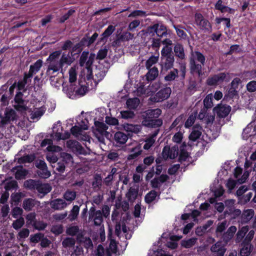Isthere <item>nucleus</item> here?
I'll return each instance as SVG.
<instances>
[{"mask_svg": "<svg viewBox=\"0 0 256 256\" xmlns=\"http://www.w3.org/2000/svg\"><path fill=\"white\" fill-rule=\"evenodd\" d=\"M242 248L240 250V254L241 256H248L250 254L253 246L250 242H242Z\"/></svg>", "mask_w": 256, "mask_h": 256, "instance_id": "32", "label": "nucleus"}, {"mask_svg": "<svg viewBox=\"0 0 256 256\" xmlns=\"http://www.w3.org/2000/svg\"><path fill=\"white\" fill-rule=\"evenodd\" d=\"M35 158L36 157L34 154L25 155L18 159V162L19 164L32 162L34 160Z\"/></svg>", "mask_w": 256, "mask_h": 256, "instance_id": "49", "label": "nucleus"}, {"mask_svg": "<svg viewBox=\"0 0 256 256\" xmlns=\"http://www.w3.org/2000/svg\"><path fill=\"white\" fill-rule=\"evenodd\" d=\"M112 220L115 224L114 226V232L115 234L118 236L120 238V234L122 232L124 234L125 238L128 239L130 238V236H128L127 232L128 230L127 228L124 224V223L122 222H121V218L120 216V214L116 210H114L112 212Z\"/></svg>", "mask_w": 256, "mask_h": 256, "instance_id": "4", "label": "nucleus"}, {"mask_svg": "<svg viewBox=\"0 0 256 256\" xmlns=\"http://www.w3.org/2000/svg\"><path fill=\"white\" fill-rule=\"evenodd\" d=\"M172 90L170 87H166L160 90L153 97L150 98L151 101L160 102L168 99L171 94Z\"/></svg>", "mask_w": 256, "mask_h": 256, "instance_id": "10", "label": "nucleus"}, {"mask_svg": "<svg viewBox=\"0 0 256 256\" xmlns=\"http://www.w3.org/2000/svg\"><path fill=\"white\" fill-rule=\"evenodd\" d=\"M66 145L68 148L77 154L86 155L90 154L89 149L85 150L81 144L76 140H69L67 142Z\"/></svg>", "mask_w": 256, "mask_h": 256, "instance_id": "8", "label": "nucleus"}, {"mask_svg": "<svg viewBox=\"0 0 256 256\" xmlns=\"http://www.w3.org/2000/svg\"><path fill=\"white\" fill-rule=\"evenodd\" d=\"M174 52L176 56L179 58L184 60L185 58L184 48L182 44H176L174 46Z\"/></svg>", "mask_w": 256, "mask_h": 256, "instance_id": "38", "label": "nucleus"}, {"mask_svg": "<svg viewBox=\"0 0 256 256\" xmlns=\"http://www.w3.org/2000/svg\"><path fill=\"white\" fill-rule=\"evenodd\" d=\"M37 173L40 177L43 178H47L50 176V172L48 170L47 167L38 170Z\"/></svg>", "mask_w": 256, "mask_h": 256, "instance_id": "64", "label": "nucleus"}, {"mask_svg": "<svg viewBox=\"0 0 256 256\" xmlns=\"http://www.w3.org/2000/svg\"><path fill=\"white\" fill-rule=\"evenodd\" d=\"M0 128H4L6 124H8L12 121L17 119V114L15 110L11 108H6L4 116H0Z\"/></svg>", "mask_w": 256, "mask_h": 256, "instance_id": "6", "label": "nucleus"}, {"mask_svg": "<svg viewBox=\"0 0 256 256\" xmlns=\"http://www.w3.org/2000/svg\"><path fill=\"white\" fill-rule=\"evenodd\" d=\"M112 230L109 229V233L108 234V239L110 240L109 246L110 250L112 253L116 254L117 252V244L114 240L112 239Z\"/></svg>", "mask_w": 256, "mask_h": 256, "instance_id": "42", "label": "nucleus"}, {"mask_svg": "<svg viewBox=\"0 0 256 256\" xmlns=\"http://www.w3.org/2000/svg\"><path fill=\"white\" fill-rule=\"evenodd\" d=\"M69 82L70 83H74L77 79V74L76 68L72 67L69 70Z\"/></svg>", "mask_w": 256, "mask_h": 256, "instance_id": "60", "label": "nucleus"}, {"mask_svg": "<svg viewBox=\"0 0 256 256\" xmlns=\"http://www.w3.org/2000/svg\"><path fill=\"white\" fill-rule=\"evenodd\" d=\"M162 114V110L160 108L154 110H148L142 114L143 120H148L158 118Z\"/></svg>", "mask_w": 256, "mask_h": 256, "instance_id": "19", "label": "nucleus"}, {"mask_svg": "<svg viewBox=\"0 0 256 256\" xmlns=\"http://www.w3.org/2000/svg\"><path fill=\"white\" fill-rule=\"evenodd\" d=\"M254 212L253 210L248 209L244 210L241 216L240 222L242 224L248 223L254 216Z\"/></svg>", "mask_w": 256, "mask_h": 256, "instance_id": "26", "label": "nucleus"}, {"mask_svg": "<svg viewBox=\"0 0 256 256\" xmlns=\"http://www.w3.org/2000/svg\"><path fill=\"white\" fill-rule=\"evenodd\" d=\"M80 212V206L77 205L74 206L70 212L68 218L70 222L76 220L78 215Z\"/></svg>", "mask_w": 256, "mask_h": 256, "instance_id": "41", "label": "nucleus"}, {"mask_svg": "<svg viewBox=\"0 0 256 256\" xmlns=\"http://www.w3.org/2000/svg\"><path fill=\"white\" fill-rule=\"evenodd\" d=\"M202 128L200 124L194 125L192 128L191 133L189 136L190 140L195 142L202 136Z\"/></svg>", "mask_w": 256, "mask_h": 256, "instance_id": "22", "label": "nucleus"}, {"mask_svg": "<svg viewBox=\"0 0 256 256\" xmlns=\"http://www.w3.org/2000/svg\"><path fill=\"white\" fill-rule=\"evenodd\" d=\"M148 72L146 74V78L148 81H152L154 80L158 75V70L157 68L154 66L150 68Z\"/></svg>", "mask_w": 256, "mask_h": 256, "instance_id": "30", "label": "nucleus"}, {"mask_svg": "<svg viewBox=\"0 0 256 256\" xmlns=\"http://www.w3.org/2000/svg\"><path fill=\"white\" fill-rule=\"evenodd\" d=\"M56 124L53 126V134H54V137L57 140H66L69 138L70 136V134L68 132H65L64 134L60 132H58V129L56 130Z\"/></svg>", "mask_w": 256, "mask_h": 256, "instance_id": "31", "label": "nucleus"}, {"mask_svg": "<svg viewBox=\"0 0 256 256\" xmlns=\"http://www.w3.org/2000/svg\"><path fill=\"white\" fill-rule=\"evenodd\" d=\"M3 182L5 184L4 188L6 190L16 188L18 187V183L15 180L7 182V180H6Z\"/></svg>", "mask_w": 256, "mask_h": 256, "instance_id": "56", "label": "nucleus"}, {"mask_svg": "<svg viewBox=\"0 0 256 256\" xmlns=\"http://www.w3.org/2000/svg\"><path fill=\"white\" fill-rule=\"evenodd\" d=\"M123 128L127 132L138 134L141 132L142 126L140 124H123Z\"/></svg>", "mask_w": 256, "mask_h": 256, "instance_id": "27", "label": "nucleus"}, {"mask_svg": "<svg viewBox=\"0 0 256 256\" xmlns=\"http://www.w3.org/2000/svg\"><path fill=\"white\" fill-rule=\"evenodd\" d=\"M96 128L94 130V134L98 140L102 144H104V138L108 135L106 131L108 126L104 123L98 121L94 122Z\"/></svg>", "mask_w": 256, "mask_h": 256, "instance_id": "5", "label": "nucleus"}, {"mask_svg": "<svg viewBox=\"0 0 256 256\" xmlns=\"http://www.w3.org/2000/svg\"><path fill=\"white\" fill-rule=\"evenodd\" d=\"M140 102V100L137 98H128L126 101V105L129 109H136Z\"/></svg>", "mask_w": 256, "mask_h": 256, "instance_id": "46", "label": "nucleus"}, {"mask_svg": "<svg viewBox=\"0 0 256 256\" xmlns=\"http://www.w3.org/2000/svg\"><path fill=\"white\" fill-rule=\"evenodd\" d=\"M226 75L227 74L224 72H220L218 74H214L208 78L206 80V83L210 86L218 85L226 80Z\"/></svg>", "mask_w": 256, "mask_h": 256, "instance_id": "14", "label": "nucleus"}, {"mask_svg": "<svg viewBox=\"0 0 256 256\" xmlns=\"http://www.w3.org/2000/svg\"><path fill=\"white\" fill-rule=\"evenodd\" d=\"M40 202L32 198H27L24 200L22 202V208L27 212L32 210L36 206H38Z\"/></svg>", "mask_w": 256, "mask_h": 256, "instance_id": "21", "label": "nucleus"}, {"mask_svg": "<svg viewBox=\"0 0 256 256\" xmlns=\"http://www.w3.org/2000/svg\"><path fill=\"white\" fill-rule=\"evenodd\" d=\"M116 28L114 26L110 25L102 34V38H100V42L104 41L108 36H110L115 30Z\"/></svg>", "mask_w": 256, "mask_h": 256, "instance_id": "44", "label": "nucleus"}, {"mask_svg": "<svg viewBox=\"0 0 256 256\" xmlns=\"http://www.w3.org/2000/svg\"><path fill=\"white\" fill-rule=\"evenodd\" d=\"M197 113L194 112L193 114H192L188 118L187 120H186L185 124H184V126L186 128H189L190 126H192V124H194L196 117Z\"/></svg>", "mask_w": 256, "mask_h": 256, "instance_id": "57", "label": "nucleus"}, {"mask_svg": "<svg viewBox=\"0 0 256 256\" xmlns=\"http://www.w3.org/2000/svg\"><path fill=\"white\" fill-rule=\"evenodd\" d=\"M228 226V222L226 220H224L218 225L216 230V234L217 237H219L222 236V232L226 229Z\"/></svg>", "mask_w": 256, "mask_h": 256, "instance_id": "51", "label": "nucleus"}, {"mask_svg": "<svg viewBox=\"0 0 256 256\" xmlns=\"http://www.w3.org/2000/svg\"><path fill=\"white\" fill-rule=\"evenodd\" d=\"M194 21L196 25L204 32L210 31L212 26L209 21L204 18L200 13H196L194 15Z\"/></svg>", "mask_w": 256, "mask_h": 256, "instance_id": "7", "label": "nucleus"}, {"mask_svg": "<svg viewBox=\"0 0 256 256\" xmlns=\"http://www.w3.org/2000/svg\"><path fill=\"white\" fill-rule=\"evenodd\" d=\"M39 181L34 180H26L24 182V186L30 190H36V187L38 185Z\"/></svg>", "mask_w": 256, "mask_h": 256, "instance_id": "50", "label": "nucleus"}, {"mask_svg": "<svg viewBox=\"0 0 256 256\" xmlns=\"http://www.w3.org/2000/svg\"><path fill=\"white\" fill-rule=\"evenodd\" d=\"M79 231L80 228L78 226H72L66 228V233L68 235L74 236L76 235Z\"/></svg>", "mask_w": 256, "mask_h": 256, "instance_id": "59", "label": "nucleus"}, {"mask_svg": "<svg viewBox=\"0 0 256 256\" xmlns=\"http://www.w3.org/2000/svg\"><path fill=\"white\" fill-rule=\"evenodd\" d=\"M134 34H131L128 32H124L119 37V40L121 41H128L134 38Z\"/></svg>", "mask_w": 256, "mask_h": 256, "instance_id": "62", "label": "nucleus"}, {"mask_svg": "<svg viewBox=\"0 0 256 256\" xmlns=\"http://www.w3.org/2000/svg\"><path fill=\"white\" fill-rule=\"evenodd\" d=\"M249 230V227L248 226H246L242 227L237 232L236 234V242L238 243L240 242L244 238L246 234L248 232Z\"/></svg>", "mask_w": 256, "mask_h": 256, "instance_id": "35", "label": "nucleus"}, {"mask_svg": "<svg viewBox=\"0 0 256 256\" xmlns=\"http://www.w3.org/2000/svg\"><path fill=\"white\" fill-rule=\"evenodd\" d=\"M174 62V56L161 57L160 63L161 72H167L172 68Z\"/></svg>", "mask_w": 256, "mask_h": 256, "instance_id": "13", "label": "nucleus"}, {"mask_svg": "<svg viewBox=\"0 0 256 256\" xmlns=\"http://www.w3.org/2000/svg\"><path fill=\"white\" fill-rule=\"evenodd\" d=\"M22 97L23 94L20 92H17L15 96L14 100L16 104L14 106V108L18 111H26L28 109Z\"/></svg>", "mask_w": 256, "mask_h": 256, "instance_id": "15", "label": "nucleus"}, {"mask_svg": "<svg viewBox=\"0 0 256 256\" xmlns=\"http://www.w3.org/2000/svg\"><path fill=\"white\" fill-rule=\"evenodd\" d=\"M238 95V92L236 90V88L231 86V88L228 90L227 94H225L224 98L226 100L228 98L231 99L234 98V96H237Z\"/></svg>", "mask_w": 256, "mask_h": 256, "instance_id": "63", "label": "nucleus"}, {"mask_svg": "<svg viewBox=\"0 0 256 256\" xmlns=\"http://www.w3.org/2000/svg\"><path fill=\"white\" fill-rule=\"evenodd\" d=\"M76 192L70 190H67L63 195L64 200L68 202V204L73 202L76 199Z\"/></svg>", "mask_w": 256, "mask_h": 256, "instance_id": "39", "label": "nucleus"}, {"mask_svg": "<svg viewBox=\"0 0 256 256\" xmlns=\"http://www.w3.org/2000/svg\"><path fill=\"white\" fill-rule=\"evenodd\" d=\"M168 178L166 174H162L158 177L154 178L150 181L151 186L154 188H160L162 184L166 182Z\"/></svg>", "mask_w": 256, "mask_h": 256, "instance_id": "24", "label": "nucleus"}, {"mask_svg": "<svg viewBox=\"0 0 256 256\" xmlns=\"http://www.w3.org/2000/svg\"><path fill=\"white\" fill-rule=\"evenodd\" d=\"M42 60H38L32 65H30L28 72L30 76H33L34 74L37 73L42 66Z\"/></svg>", "mask_w": 256, "mask_h": 256, "instance_id": "36", "label": "nucleus"}, {"mask_svg": "<svg viewBox=\"0 0 256 256\" xmlns=\"http://www.w3.org/2000/svg\"><path fill=\"white\" fill-rule=\"evenodd\" d=\"M76 244V240L72 237H66L62 242V246L64 248H74Z\"/></svg>", "mask_w": 256, "mask_h": 256, "instance_id": "43", "label": "nucleus"}, {"mask_svg": "<svg viewBox=\"0 0 256 256\" xmlns=\"http://www.w3.org/2000/svg\"><path fill=\"white\" fill-rule=\"evenodd\" d=\"M24 224V218L22 217L14 220L12 224V226L16 230L20 228Z\"/></svg>", "mask_w": 256, "mask_h": 256, "instance_id": "61", "label": "nucleus"}, {"mask_svg": "<svg viewBox=\"0 0 256 256\" xmlns=\"http://www.w3.org/2000/svg\"><path fill=\"white\" fill-rule=\"evenodd\" d=\"M11 172L14 174L15 178L17 180L24 179L28 174L27 170L21 166L13 168Z\"/></svg>", "mask_w": 256, "mask_h": 256, "instance_id": "23", "label": "nucleus"}, {"mask_svg": "<svg viewBox=\"0 0 256 256\" xmlns=\"http://www.w3.org/2000/svg\"><path fill=\"white\" fill-rule=\"evenodd\" d=\"M178 148L177 146H172V148H170L169 146H165L162 154V158L164 160L168 158L174 159L178 156Z\"/></svg>", "mask_w": 256, "mask_h": 256, "instance_id": "11", "label": "nucleus"}, {"mask_svg": "<svg viewBox=\"0 0 256 256\" xmlns=\"http://www.w3.org/2000/svg\"><path fill=\"white\" fill-rule=\"evenodd\" d=\"M189 60L191 73L193 74H196L198 78H200L203 74L202 66L205 64V56L198 51L191 50Z\"/></svg>", "mask_w": 256, "mask_h": 256, "instance_id": "2", "label": "nucleus"}, {"mask_svg": "<svg viewBox=\"0 0 256 256\" xmlns=\"http://www.w3.org/2000/svg\"><path fill=\"white\" fill-rule=\"evenodd\" d=\"M162 124V120L160 118H154L148 120H142V125L148 128H158Z\"/></svg>", "mask_w": 256, "mask_h": 256, "instance_id": "25", "label": "nucleus"}, {"mask_svg": "<svg viewBox=\"0 0 256 256\" xmlns=\"http://www.w3.org/2000/svg\"><path fill=\"white\" fill-rule=\"evenodd\" d=\"M88 128L87 126L84 127L83 128H82L78 126H75L72 128L70 131L72 134L77 138L80 136V133L83 132L84 130H88Z\"/></svg>", "mask_w": 256, "mask_h": 256, "instance_id": "55", "label": "nucleus"}, {"mask_svg": "<svg viewBox=\"0 0 256 256\" xmlns=\"http://www.w3.org/2000/svg\"><path fill=\"white\" fill-rule=\"evenodd\" d=\"M141 152L142 150H140V146H137L130 150V154L128 156V160H132L136 158L141 154Z\"/></svg>", "mask_w": 256, "mask_h": 256, "instance_id": "45", "label": "nucleus"}, {"mask_svg": "<svg viewBox=\"0 0 256 256\" xmlns=\"http://www.w3.org/2000/svg\"><path fill=\"white\" fill-rule=\"evenodd\" d=\"M52 166L54 168H56V170L60 173H62L65 170V165L64 162H56V159L54 158V162L53 164H52Z\"/></svg>", "mask_w": 256, "mask_h": 256, "instance_id": "53", "label": "nucleus"}, {"mask_svg": "<svg viewBox=\"0 0 256 256\" xmlns=\"http://www.w3.org/2000/svg\"><path fill=\"white\" fill-rule=\"evenodd\" d=\"M61 51L57 50L50 54L46 60L48 63L46 74L52 77L55 72L62 70V67L70 66L74 61V58L70 54L64 53L60 56Z\"/></svg>", "mask_w": 256, "mask_h": 256, "instance_id": "1", "label": "nucleus"}, {"mask_svg": "<svg viewBox=\"0 0 256 256\" xmlns=\"http://www.w3.org/2000/svg\"><path fill=\"white\" fill-rule=\"evenodd\" d=\"M148 30L150 34H152V35L156 34L160 38L168 34L166 27L161 24H156L148 27Z\"/></svg>", "mask_w": 256, "mask_h": 256, "instance_id": "9", "label": "nucleus"}, {"mask_svg": "<svg viewBox=\"0 0 256 256\" xmlns=\"http://www.w3.org/2000/svg\"><path fill=\"white\" fill-rule=\"evenodd\" d=\"M114 140L118 144H124L128 140V137L124 133L121 132H118L114 134Z\"/></svg>", "mask_w": 256, "mask_h": 256, "instance_id": "33", "label": "nucleus"}, {"mask_svg": "<svg viewBox=\"0 0 256 256\" xmlns=\"http://www.w3.org/2000/svg\"><path fill=\"white\" fill-rule=\"evenodd\" d=\"M107 71L106 68L102 66H96L94 70V76L93 78L94 82L98 84L106 76Z\"/></svg>", "mask_w": 256, "mask_h": 256, "instance_id": "16", "label": "nucleus"}, {"mask_svg": "<svg viewBox=\"0 0 256 256\" xmlns=\"http://www.w3.org/2000/svg\"><path fill=\"white\" fill-rule=\"evenodd\" d=\"M138 188L134 187H130L127 192L126 196L128 200L132 202L136 198L138 194Z\"/></svg>", "mask_w": 256, "mask_h": 256, "instance_id": "37", "label": "nucleus"}, {"mask_svg": "<svg viewBox=\"0 0 256 256\" xmlns=\"http://www.w3.org/2000/svg\"><path fill=\"white\" fill-rule=\"evenodd\" d=\"M96 58L94 54H90L88 56V60L86 61V69L88 70V74L86 75V79L90 80L92 78V70L91 66L92 64Z\"/></svg>", "mask_w": 256, "mask_h": 256, "instance_id": "28", "label": "nucleus"}, {"mask_svg": "<svg viewBox=\"0 0 256 256\" xmlns=\"http://www.w3.org/2000/svg\"><path fill=\"white\" fill-rule=\"evenodd\" d=\"M36 190L38 193L42 194V196H40L42 198L51 191L52 187L48 184H42L39 182L36 187Z\"/></svg>", "mask_w": 256, "mask_h": 256, "instance_id": "29", "label": "nucleus"}, {"mask_svg": "<svg viewBox=\"0 0 256 256\" xmlns=\"http://www.w3.org/2000/svg\"><path fill=\"white\" fill-rule=\"evenodd\" d=\"M212 94H208L204 100V106L206 108H211L213 106Z\"/></svg>", "mask_w": 256, "mask_h": 256, "instance_id": "58", "label": "nucleus"}, {"mask_svg": "<svg viewBox=\"0 0 256 256\" xmlns=\"http://www.w3.org/2000/svg\"><path fill=\"white\" fill-rule=\"evenodd\" d=\"M178 76V70L177 68H174L172 70L168 72L164 76V80L166 82H169L175 80Z\"/></svg>", "mask_w": 256, "mask_h": 256, "instance_id": "40", "label": "nucleus"}, {"mask_svg": "<svg viewBox=\"0 0 256 256\" xmlns=\"http://www.w3.org/2000/svg\"><path fill=\"white\" fill-rule=\"evenodd\" d=\"M226 246L222 241H218L212 244L210 248L212 256H224L226 251Z\"/></svg>", "mask_w": 256, "mask_h": 256, "instance_id": "12", "label": "nucleus"}, {"mask_svg": "<svg viewBox=\"0 0 256 256\" xmlns=\"http://www.w3.org/2000/svg\"><path fill=\"white\" fill-rule=\"evenodd\" d=\"M214 110L219 117L224 118L230 114L231 107L226 104L218 105Z\"/></svg>", "mask_w": 256, "mask_h": 256, "instance_id": "18", "label": "nucleus"}, {"mask_svg": "<svg viewBox=\"0 0 256 256\" xmlns=\"http://www.w3.org/2000/svg\"><path fill=\"white\" fill-rule=\"evenodd\" d=\"M102 185V178L99 174L94 176V181L92 183L93 188L96 190H98L100 189Z\"/></svg>", "mask_w": 256, "mask_h": 256, "instance_id": "47", "label": "nucleus"}, {"mask_svg": "<svg viewBox=\"0 0 256 256\" xmlns=\"http://www.w3.org/2000/svg\"><path fill=\"white\" fill-rule=\"evenodd\" d=\"M197 240L198 239L195 238H192L188 240H182L181 242V244L182 246L185 248H190L194 246L197 242Z\"/></svg>", "mask_w": 256, "mask_h": 256, "instance_id": "48", "label": "nucleus"}, {"mask_svg": "<svg viewBox=\"0 0 256 256\" xmlns=\"http://www.w3.org/2000/svg\"><path fill=\"white\" fill-rule=\"evenodd\" d=\"M51 208L56 210H60L66 208L68 205V203L62 198H56L51 200L50 202Z\"/></svg>", "mask_w": 256, "mask_h": 256, "instance_id": "20", "label": "nucleus"}, {"mask_svg": "<svg viewBox=\"0 0 256 256\" xmlns=\"http://www.w3.org/2000/svg\"><path fill=\"white\" fill-rule=\"evenodd\" d=\"M157 195V192L155 190L150 191L144 197L145 202L148 204L151 203L156 199Z\"/></svg>", "mask_w": 256, "mask_h": 256, "instance_id": "54", "label": "nucleus"}, {"mask_svg": "<svg viewBox=\"0 0 256 256\" xmlns=\"http://www.w3.org/2000/svg\"><path fill=\"white\" fill-rule=\"evenodd\" d=\"M88 87L85 84H78L76 85L74 83L70 84L63 85V92L67 96L72 99L76 98L77 96H83L88 91Z\"/></svg>", "mask_w": 256, "mask_h": 256, "instance_id": "3", "label": "nucleus"}, {"mask_svg": "<svg viewBox=\"0 0 256 256\" xmlns=\"http://www.w3.org/2000/svg\"><path fill=\"white\" fill-rule=\"evenodd\" d=\"M158 54L157 56L153 55L150 56L146 62L145 66L146 68L147 69H149L150 68L151 66L156 64L158 62Z\"/></svg>", "mask_w": 256, "mask_h": 256, "instance_id": "52", "label": "nucleus"}, {"mask_svg": "<svg viewBox=\"0 0 256 256\" xmlns=\"http://www.w3.org/2000/svg\"><path fill=\"white\" fill-rule=\"evenodd\" d=\"M236 230V226H232L228 229L226 232L222 234V236L220 237L222 240L224 244L226 245L232 239Z\"/></svg>", "mask_w": 256, "mask_h": 256, "instance_id": "17", "label": "nucleus"}, {"mask_svg": "<svg viewBox=\"0 0 256 256\" xmlns=\"http://www.w3.org/2000/svg\"><path fill=\"white\" fill-rule=\"evenodd\" d=\"M89 220H92L94 224L100 226L103 222L102 212L100 210H97L95 214H93L92 218L88 217Z\"/></svg>", "mask_w": 256, "mask_h": 256, "instance_id": "34", "label": "nucleus"}]
</instances>
